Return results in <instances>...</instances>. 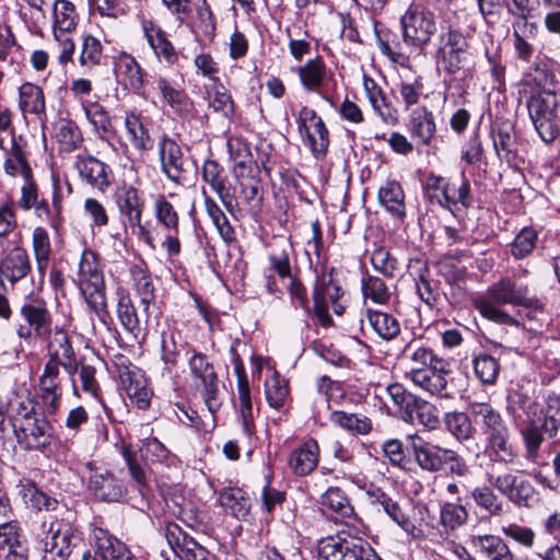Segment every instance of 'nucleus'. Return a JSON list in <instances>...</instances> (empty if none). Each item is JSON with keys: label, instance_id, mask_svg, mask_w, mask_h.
<instances>
[{"label": "nucleus", "instance_id": "26", "mask_svg": "<svg viewBox=\"0 0 560 560\" xmlns=\"http://www.w3.org/2000/svg\"><path fill=\"white\" fill-rule=\"evenodd\" d=\"M92 547L100 560H137L124 542L103 528L93 530Z\"/></svg>", "mask_w": 560, "mask_h": 560}, {"label": "nucleus", "instance_id": "23", "mask_svg": "<svg viewBox=\"0 0 560 560\" xmlns=\"http://www.w3.org/2000/svg\"><path fill=\"white\" fill-rule=\"evenodd\" d=\"M115 75L124 89L135 94H141L144 85L143 70L135 57L126 52L115 60Z\"/></svg>", "mask_w": 560, "mask_h": 560}, {"label": "nucleus", "instance_id": "64", "mask_svg": "<svg viewBox=\"0 0 560 560\" xmlns=\"http://www.w3.org/2000/svg\"><path fill=\"white\" fill-rule=\"evenodd\" d=\"M538 238L537 232L532 228H524L515 236L512 243V255L516 259H523L528 256L536 246Z\"/></svg>", "mask_w": 560, "mask_h": 560}, {"label": "nucleus", "instance_id": "19", "mask_svg": "<svg viewBox=\"0 0 560 560\" xmlns=\"http://www.w3.org/2000/svg\"><path fill=\"white\" fill-rule=\"evenodd\" d=\"M49 532L50 541L45 544V550L52 555L54 560H67L72 550L81 541V537L69 524L52 522Z\"/></svg>", "mask_w": 560, "mask_h": 560}, {"label": "nucleus", "instance_id": "46", "mask_svg": "<svg viewBox=\"0 0 560 560\" xmlns=\"http://www.w3.org/2000/svg\"><path fill=\"white\" fill-rule=\"evenodd\" d=\"M471 498L475 504L488 512L490 516L499 517L504 513L505 505L503 501L487 485L475 487L471 491Z\"/></svg>", "mask_w": 560, "mask_h": 560}, {"label": "nucleus", "instance_id": "25", "mask_svg": "<svg viewBox=\"0 0 560 560\" xmlns=\"http://www.w3.org/2000/svg\"><path fill=\"white\" fill-rule=\"evenodd\" d=\"M42 342L47 343V350L49 358L51 354L57 353L60 365L72 375L77 369V361L74 350L71 346L70 338L67 331L60 327L55 326L52 328V334L49 339L42 340Z\"/></svg>", "mask_w": 560, "mask_h": 560}, {"label": "nucleus", "instance_id": "17", "mask_svg": "<svg viewBox=\"0 0 560 560\" xmlns=\"http://www.w3.org/2000/svg\"><path fill=\"white\" fill-rule=\"evenodd\" d=\"M162 173L173 183L183 184L186 179L185 160L179 144L163 136L158 144Z\"/></svg>", "mask_w": 560, "mask_h": 560}, {"label": "nucleus", "instance_id": "3", "mask_svg": "<svg viewBox=\"0 0 560 560\" xmlns=\"http://www.w3.org/2000/svg\"><path fill=\"white\" fill-rule=\"evenodd\" d=\"M90 311L102 322L108 316L105 281L97 255L84 249L74 280Z\"/></svg>", "mask_w": 560, "mask_h": 560}, {"label": "nucleus", "instance_id": "43", "mask_svg": "<svg viewBox=\"0 0 560 560\" xmlns=\"http://www.w3.org/2000/svg\"><path fill=\"white\" fill-rule=\"evenodd\" d=\"M117 317L125 330L136 336L140 331V323L133 302L124 289L117 290Z\"/></svg>", "mask_w": 560, "mask_h": 560}, {"label": "nucleus", "instance_id": "1", "mask_svg": "<svg viewBox=\"0 0 560 560\" xmlns=\"http://www.w3.org/2000/svg\"><path fill=\"white\" fill-rule=\"evenodd\" d=\"M528 293L527 285L505 277L490 285L485 294L476 296L472 300V305L483 318L501 325L518 326V320L499 305L511 304L527 310L540 311L542 306L539 300L529 296Z\"/></svg>", "mask_w": 560, "mask_h": 560}, {"label": "nucleus", "instance_id": "51", "mask_svg": "<svg viewBox=\"0 0 560 560\" xmlns=\"http://www.w3.org/2000/svg\"><path fill=\"white\" fill-rule=\"evenodd\" d=\"M322 505L336 513L341 518L351 517L354 513L353 506L346 493L338 487H330L322 495Z\"/></svg>", "mask_w": 560, "mask_h": 560}, {"label": "nucleus", "instance_id": "36", "mask_svg": "<svg viewBox=\"0 0 560 560\" xmlns=\"http://www.w3.org/2000/svg\"><path fill=\"white\" fill-rule=\"evenodd\" d=\"M474 202L470 190V183L464 173L458 178L450 179L447 186V196L440 200V206L454 211V208L460 203L465 209L469 208Z\"/></svg>", "mask_w": 560, "mask_h": 560}, {"label": "nucleus", "instance_id": "16", "mask_svg": "<svg viewBox=\"0 0 560 560\" xmlns=\"http://www.w3.org/2000/svg\"><path fill=\"white\" fill-rule=\"evenodd\" d=\"M448 373V363L441 360L428 368H410L406 378L431 395L446 397L443 392L446 389Z\"/></svg>", "mask_w": 560, "mask_h": 560}, {"label": "nucleus", "instance_id": "2", "mask_svg": "<svg viewBox=\"0 0 560 560\" xmlns=\"http://www.w3.org/2000/svg\"><path fill=\"white\" fill-rule=\"evenodd\" d=\"M468 411L474 423L485 435V453L493 463L513 465L517 453L510 443L509 424L490 402L471 401Z\"/></svg>", "mask_w": 560, "mask_h": 560}, {"label": "nucleus", "instance_id": "54", "mask_svg": "<svg viewBox=\"0 0 560 560\" xmlns=\"http://www.w3.org/2000/svg\"><path fill=\"white\" fill-rule=\"evenodd\" d=\"M3 167L5 174L12 177L20 174L23 178H28L33 174L22 147L15 140L12 142V148L4 160Z\"/></svg>", "mask_w": 560, "mask_h": 560}, {"label": "nucleus", "instance_id": "47", "mask_svg": "<svg viewBox=\"0 0 560 560\" xmlns=\"http://www.w3.org/2000/svg\"><path fill=\"white\" fill-rule=\"evenodd\" d=\"M52 31L72 32L78 24V13L72 2L56 0L52 8Z\"/></svg>", "mask_w": 560, "mask_h": 560}, {"label": "nucleus", "instance_id": "50", "mask_svg": "<svg viewBox=\"0 0 560 560\" xmlns=\"http://www.w3.org/2000/svg\"><path fill=\"white\" fill-rule=\"evenodd\" d=\"M265 395L267 402L271 408L281 409L289 399V387L284 378L277 372L266 378Z\"/></svg>", "mask_w": 560, "mask_h": 560}, {"label": "nucleus", "instance_id": "35", "mask_svg": "<svg viewBox=\"0 0 560 560\" xmlns=\"http://www.w3.org/2000/svg\"><path fill=\"white\" fill-rule=\"evenodd\" d=\"M36 405L35 398L30 393L26 395H20L15 392L12 393L5 412L12 422L13 429L16 428V424L21 425V423L38 416L36 413Z\"/></svg>", "mask_w": 560, "mask_h": 560}, {"label": "nucleus", "instance_id": "42", "mask_svg": "<svg viewBox=\"0 0 560 560\" xmlns=\"http://www.w3.org/2000/svg\"><path fill=\"white\" fill-rule=\"evenodd\" d=\"M293 253V246L288 240H279L270 254L268 255V261L270 262V268L273 270L279 278L288 279L291 278L292 268L290 255Z\"/></svg>", "mask_w": 560, "mask_h": 560}, {"label": "nucleus", "instance_id": "21", "mask_svg": "<svg viewBox=\"0 0 560 560\" xmlns=\"http://www.w3.org/2000/svg\"><path fill=\"white\" fill-rule=\"evenodd\" d=\"M410 439L412 454L420 468L429 472H438L444 468L450 448L423 441L417 435H411Z\"/></svg>", "mask_w": 560, "mask_h": 560}, {"label": "nucleus", "instance_id": "14", "mask_svg": "<svg viewBox=\"0 0 560 560\" xmlns=\"http://www.w3.org/2000/svg\"><path fill=\"white\" fill-rule=\"evenodd\" d=\"M163 532L168 546L180 560H218L179 525L166 523Z\"/></svg>", "mask_w": 560, "mask_h": 560}, {"label": "nucleus", "instance_id": "59", "mask_svg": "<svg viewBox=\"0 0 560 560\" xmlns=\"http://www.w3.org/2000/svg\"><path fill=\"white\" fill-rule=\"evenodd\" d=\"M474 371L481 383L494 384L499 376L500 365L492 355L480 353L474 359Z\"/></svg>", "mask_w": 560, "mask_h": 560}, {"label": "nucleus", "instance_id": "56", "mask_svg": "<svg viewBox=\"0 0 560 560\" xmlns=\"http://www.w3.org/2000/svg\"><path fill=\"white\" fill-rule=\"evenodd\" d=\"M330 421L349 432L358 434H368L372 430L371 420L368 417L355 413L334 411L330 415Z\"/></svg>", "mask_w": 560, "mask_h": 560}, {"label": "nucleus", "instance_id": "41", "mask_svg": "<svg viewBox=\"0 0 560 560\" xmlns=\"http://www.w3.org/2000/svg\"><path fill=\"white\" fill-rule=\"evenodd\" d=\"M366 318L372 329L386 341L395 339L400 334V323L392 314L369 310Z\"/></svg>", "mask_w": 560, "mask_h": 560}, {"label": "nucleus", "instance_id": "20", "mask_svg": "<svg viewBox=\"0 0 560 560\" xmlns=\"http://www.w3.org/2000/svg\"><path fill=\"white\" fill-rule=\"evenodd\" d=\"M154 84L161 102L168 105L175 114L179 117H188L192 114L194 102L182 86L162 75L155 79Z\"/></svg>", "mask_w": 560, "mask_h": 560}, {"label": "nucleus", "instance_id": "49", "mask_svg": "<svg viewBox=\"0 0 560 560\" xmlns=\"http://www.w3.org/2000/svg\"><path fill=\"white\" fill-rule=\"evenodd\" d=\"M122 457L128 467V471L130 478L139 491V493L143 497L145 494V490L149 488L150 474L144 465H142L137 458L136 453H133L130 446L124 445L121 451Z\"/></svg>", "mask_w": 560, "mask_h": 560}, {"label": "nucleus", "instance_id": "18", "mask_svg": "<svg viewBox=\"0 0 560 560\" xmlns=\"http://www.w3.org/2000/svg\"><path fill=\"white\" fill-rule=\"evenodd\" d=\"M51 427L45 418L38 416L16 424L13 429L18 443L25 450L43 451L51 443Z\"/></svg>", "mask_w": 560, "mask_h": 560}, {"label": "nucleus", "instance_id": "40", "mask_svg": "<svg viewBox=\"0 0 560 560\" xmlns=\"http://www.w3.org/2000/svg\"><path fill=\"white\" fill-rule=\"evenodd\" d=\"M130 275L136 292L140 298L141 304L144 306V312H147L150 304L155 300V288L152 277L144 264L133 265L130 268Z\"/></svg>", "mask_w": 560, "mask_h": 560}, {"label": "nucleus", "instance_id": "61", "mask_svg": "<svg viewBox=\"0 0 560 560\" xmlns=\"http://www.w3.org/2000/svg\"><path fill=\"white\" fill-rule=\"evenodd\" d=\"M504 5L508 9V12L516 18L513 23V27H523L525 30H529V33H533L536 30L534 23L528 22V18L532 13L530 0H503Z\"/></svg>", "mask_w": 560, "mask_h": 560}, {"label": "nucleus", "instance_id": "53", "mask_svg": "<svg viewBox=\"0 0 560 560\" xmlns=\"http://www.w3.org/2000/svg\"><path fill=\"white\" fill-rule=\"evenodd\" d=\"M32 247L37 269L43 276L48 267L51 254L50 238L45 228L37 226L34 229L32 234Z\"/></svg>", "mask_w": 560, "mask_h": 560}, {"label": "nucleus", "instance_id": "24", "mask_svg": "<svg viewBox=\"0 0 560 560\" xmlns=\"http://www.w3.org/2000/svg\"><path fill=\"white\" fill-rule=\"evenodd\" d=\"M115 201L126 225H139L142 220L144 199L133 186H122L115 196Z\"/></svg>", "mask_w": 560, "mask_h": 560}, {"label": "nucleus", "instance_id": "62", "mask_svg": "<svg viewBox=\"0 0 560 560\" xmlns=\"http://www.w3.org/2000/svg\"><path fill=\"white\" fill-rule=\"evenodd\" d=\"M371 264L383 276L393 278L399 269V262L386 248L378 247L372 252Z\"/></svg>", "mask_w": 560, "mask_h": 560}, {"label": "nucleus", "instance_id": "32", "mask_svg": "<svg viewBox=\"0 0 560 560\" xmlns=\"http://www.w3.org/2000/svg\"><path fill=\"white\" fill-rule=\"evenodd\" d=\"M259 173L258 166L233 172L241 188L240 198L246 203L255 202L257 207H260L262 201V184Z\"/></svg>", "mask_w": 560, "mask_h": 560}, {"label": "nucleus", "instance_id": "34", "mask_svg": "<svg viewBox=\"0 0 560 560\" xmlns=\"http://www.w3.org/2000/svg\"><path fill=\"white\" fill-rule=\"evenodd\" d=\"M124 125L128 140L136 150L147 152L153 148V140L140 114L135 112L126 113Z\"/></svg>", "mask_w": 560, "mask_h": 560}, {"label": "nucleus", "instance_id": "33", "mask_svg": "<svg viewBox=\"0 0 560 560\" xmlns=\"http://www.w3.org/2000/svg\"><path fill=\"white\" fill-rule=\"evenodd\" d=\"M401 420L411 424L418 421L430 430H435L440 424L436 407L418 396H415Z\"/></svg>", "mask_w": 560, "mask_h": 560}, {"label": "nucleus", "instance_id": "38", "mask_svg": "<svg viewBox=\"0 0 560 560\" xmlns=\"http://www.w3.org/2000/svg\"><path fill=\"white\" fill-rule=\"evenodd\" d=\"M219 503L237 520H243L247 516L250 510V499L240 488H228L219 494Z\"/></svg>", "mask_w": 560, "mask_h": 560}, {"label": "nucleus", "instance_id": "7", "mask_svg": "<svg viewBox=\"0 0 560 560\" xmlns=\"http://www.w3.org/2000/svg\"><path fill=\"white\" fill-rule=\"evenodd\" d=\"M191 378L200 390L205 405L211 415L221 407L219 378L209 358L199 351H194L188 360Z\"/></svg>", "mask_w": 560, "mask_h": 560}, {"label": "nucleus", "instance_id": "12", "mask_svg": "<svg viewBox=\"0 0 560 560\" xmlns=\"http://www.w3.org/2000/svg\"><path fill=\"white\" fill-rule=\"evenodd\" d=\"M60 362L57 353L51 354L38 378V398L46 413L55 415L61 404L62 386Z\"/></svg>", "mask_w": 560, "mask_h": 560}, {"label": "nucleus", "instance_id": "28", "mask_svg": "<svg viewBox=\"0 0 560 560\" xmlns=\"http://www.w3.org/2000/svg\"><path fill=\"white\" fill-rule=\"evenodd\" d=\"M142 28L147 42L153 49L156 58L161 62H165L170 66L174 65L178 57L174 46L167 39L166 33L159 25L151 21L143 22Z\"/></svg>", "mask_w": 560, "mask_h": 560}, {"label": "nucleus", "instance_id": "55", "mask_svg": "<svg viewBox=\"0 0 560 560\" xmlns=\"http://www.w3.org/2000/svg\"><path fill=\"white\" fill-rule=\"evenodd\" d=\"M103 59V46L101 42L92 36L85 35L79 55V65L85 70H92L100 66Z\"/></svg>", "mask_w": 560, "mask_h": 560}, {"label": "nucleus", "instance_id": "44", "mask_svg": "<svg viewBox=\"0 0 560 560\" xmlns=\"http://www.w3.org/2000/svg\"><path fill=\"white\" fill-rule=\"evenodd\" d=\"M302 85L310 92H318L326 77V66L322 59H310L298 68Z\"/></svg>", "mask_w": 560, "mask_h": 560}, {"label": "nucleus", "instance_id": "45", "mask_svg": "<svg viewBox=\"0 0 560 560\" xmlns=\"http://www.w3.org/2000/svg\"><path fill=\"white\" fill-rule=\"evenodd\" d=\"M468 515L463 504L445 502L440 508L439 524L445 533H453L467 523Z\"/></svg>", "mask_w": 560, "mask_h": 560}, {"label": "nucleus", "instance_id": "60", "mask_svg": "<svg viewBox=\"0 0 560 560\" xmlns=\"http://www.w3.org/2000/svg\"><path fill=\"white\" fill-rule=\"evenodd\" d=\"M202 178L210 185L213 191L220 196L225 207H229L230 203L224 200L223 196L225 191L223 168L219 163L213 160H207L202 165Z\"/></svg>", "mask_w": 560, "mask_h": 560}, {"label": "nucleus", "instance_id": "63", "mask_svg": "<svg viewBox=\"0 0 560 560\" xmlns=\"http://www.w3.org/2000/svg\"><path fill=\"white\" fill-rule=\"evenodd\" d=\"M362 292L366 299H371L373 302L378 304H385L390 298L385 282L374 276H368L362 279Z\"/></svg>", "mask_w": 560, "mask_h": 560}, {"label": "nucleus", "instance_id": "52", "mask_svg": "<svg viewBox=\"0 0 560 560\" xmlns=\"http://www.w3.org/2000/svg\"><path fill=\"white\" fill-rule=\"evenodd\" d=\"M154 215L156 222L167 232L178 234L179 215L175 207L163 195L154 201Z\"/></svg>", "mask_w": 560, "mask_h": 560}, {"label": "nucleus", "instance_id": "58", "mask_svg": "<svg viewBox=\"0 0 560 560\" xmlns=\"http://www.w3.org/2000/svg\"><path fill=\"white\" fill-rule=\"evenodd\" d=\"M472 419L465 412H447L444 417L446 430L458 441H465L471 438Z\"/></svg>", "mask_w": 560, "mask_h": 560}, {"label": "nucleus", "instance_id": "15", "mask_svg": "<svg viewBox=\"0 0 560 560\" xmlns=\"http://www.w3.org/2000/svg\"><path fill=\"white\" fill-rule=\"evenodd\" d=\"M559 428L544 415L532 416L527 419L526 427L521 431L524 443V457L536 463L539 458V451L545 439H552L558 434Z\"/></svg>", "mask_w": 560, "mask_h": 560}, {"label": "nucleus", "instance_id": "37", "mask_svg": "<svg viewBox=\"0 0 560 560\" xmlns=\"http://www.w3.org/2000/svg\"><path fill=\"white\" fill-rule=\"evenodd\" d=\"M19 106L22 112L33 114L43 119L46 117V102L43 90L31 82L19 88Z\"/></svg>", "mask_w": 560, "mask_h": 560}, {"label": "nucleus", "instance_id": "8", "mask_svg": "<svg viewBox=\"0 0 560 560\" xmlns=\"http://www.w3.org/2000/svg\"><path fill=\"white\" fill-rule=\"evenodd\" d=\"M404 42L407 45L422 47L436 32L434 14L421 4H411L401 16Z\"/></svg>", "mask_w": 560, "mask_h": 560}, {"label": "nucleus", "instance_id": "22", "mask_svg": "<svg viewBox=\"0 0 560 560\" xmlns=\"http://www.w3.org/2000/svg\"><path fill=\"white\" fill-rule=\"evenodd\" d=\"M89 489L106 502H119L126 494L124 482L109 470L94 471L89 479Z\"/></svg>", "mask_w": 560, "mask_h": 560}, {"label": "nucleus", "instance_id": "11", "mask_svg": "<svg viewBox=\"0 0 560 560\" xmlns=\"http://www.w3.org/2000/svg\"><path fill=\"white\" fill-rule=\"evenodd\" d=\"M488 480L514 505L528 508L535 500V487L521 472L505 470L495 476H489Z\"/></svg>", "mask_w": 560, "mask_h": 560}, {"label": "nucleus", "instance_id": "13", "mask_svg": "<svg viewBox=\"0 0 560 560\" xmlns=\"http://www.w3.org/2000/svg\"><path fill=\"white\" fill-rule=\"evenodd\" d=\"M73 168L85 185L100 192H105L114 183L112 167L92 154H78L73 162Z\"/></svg>", "mask_w": 560, "mask_h": 560}, {"label": "nucleus", "instance_id": "29", "mask_svg": "<svg viewBox=\"0 0 560 560\" xmlns=\"http://www.w3.org/2000/svg\"><path fill=\"white\" fill-rule=\"evenodd\" d=\"M30 271V256L22 247H13L0 261V276L11 283L24 279Z\"/></svg>", "mask_w": 560, "mask_h": 560}, {"label": "nucleus", "instance_id": "4", "mask_svg": "<svg viewBox=\"0 0 560 560\" xmlns=\"http://www.w3.org/2000/svg\"><path fill=\"white\" fill-rule=\"evenodd\" d=\"M560 95L551 90L533 92L526 102L529 118L540 139L551 143L560 135Z\"/></svg>", "mask_w": 560, "mask_h": 560}, {"label": "nucleus", "instance_id": "27", "mask_svg": "<svg viewBox=\"0 0 560 560\" xmlns=\"http://www.w3.org/2000/svg\"><path fill=\"white\" fill-rule=\"evenodd\" d=\"M470 547L481 560H513L514 556L502 538L495 535H476Z\"/></svg>", "mask_w": 560, "mask_h": 560}, {"label": "nucleus", "instance_id": "30", "mask_svg": "<svg viewBox=\"0 0 560 560\" xmlns=\"http://www.w3.org/2000/svg\"><path fill=\"white\" fill-rule=\"evenodd\" d=\"M407 127L411 138L423 145L431 142L436 131L434 116L424 106L411 110Z\"/></svg>", "mask_w": 560, "mask_h": 560}, {"label": "nucleus", "instance_id": "39", "mask_svg": "<svg viewBox=\"0 0 560 560\" xmlns=\"http://www.w3.org/2000/svg\"><path fill=\"white\" fill-rule=\"evenodd\" d=\"M378 200L394 215L405 217V194L398 182L387 180L378 189Z\"/></svg>", "mask_w": 560, "mask_h": 560}, {"label": "nucleus", "instance_id": "31", "mask_svg": "<svg viewBox=\"0 0 560 560\" xmlns=\"http://www.w3.org/2000/svg\"><path fill=\"white\" fill-rule=\"evenodd\" d=\"M318 458V444L315 440L311 439L292 451L288 463L294 475L306 476L317 467Z\"/></svg>", "mask_w": 560, "mask_h": 560}, {"label": "nucleus", "instance_id": "5", "mask_svg": "<svg viewBox=\"0 0 560 560\" xmlns=\"http://www.w3.org/2000/svg\"><path fill=\"white\" fill-rule=\"evenodd\" d=\"M317 549L322 560H382L365 539L345 530L319 539Z\"/></svg>", "mask_w": 560, "mask_h": 560}, {"label": "nucleus", "instance_id": "10", "mask_svg": "<svg viewBox=\"0 0 560 560\" xmlns=\"http://www.w3.org/2000/svg\"><path fill=\"white\" fill-rule=\"evenodd\" d=\"M298 130L315 158H324L329 147V131L315 109L302 106L296 119Z\"/></svg>", "mask_w": 560, "mask_h": 560}, {"label": "nucleus", "instance_id": "57", "mask_svg": "<svg viewBox=\"0 0 560 560\" xmlns=\"http://www.w3.org/2000/svg\"><path fill=\"white\" fill-rule=\"evenodd\" d=\"M228 149L233 161V172L257 166L248 144L243 139L231 137L228 140Z\"/></svg>", "mask_w": 560, "mask_h": 560}, {"label": "nucleus", "instance_id": "6", "mask_svg": "<svg viewBox=\"0 0 560 560\" xmlns=\"http://www.w3.org/2000/svg\"><path fill=\"white\" fill-rule=\"evenodd\" d=\"M19 314L21 322L15 327L18 337L27 345L49 339L52 334V314L43 300L24 302Z\"/></svg>", "mask_w": 560, "mask_h": 560}, {"label": "nucleus", "instance_id": "9", "mask_svg": "<svg viewBox=\"0 0 560 560\" xmlns=\"http://www.w3.org/2000/svg\"><path fill=\"white\" fill-rule=\"evenodd\" d=\"M115 368L120 384L130 401L141 410L149 408L153 394L148 386L144 372L131 364L124 355H119L116 359Z\"/></svg>", "mask_w": 560, "mask_h": 560}, {"label": "nucleus", "instance_id": "48", "mask_svg": "<svg viewBox=\"0 0 560 560\" xmlns=\"http://www.w3.org/2000/svg\"><path fill=\"white\" fill-rule=\"evenodd\" d=\"M205 209L221 238L226 244L235 242L236 235L234 228L231 225L229 219L218 206V203L209 196H205Z\"/></svg>", "mask_w": 560, "mask_h": 560}]
</instances>
